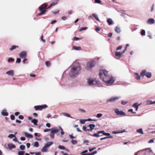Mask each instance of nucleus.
<instances>
[{"mask_svg": "<svg viewBox=\"0 0 155 155\" xmlns=\"http://www.w3.org/2000/svg\"><path fill=\"white\" fill-rule=\"evenodd\" d=\"M14 60L13 59H12L11 58H10L8 59V61L9 62L11 61H13Z\"/></svg>", "mask_w": 155, "mask_h": 155, "instance_id": "nucleus-54", "label": "nucleus"}, {"mask_svg": "<svg viewBox=\"0 0 155 155\" xmlns=\"http://www.w3.org/2000/svg\"><path fill=\"white\" fill-rule=\"evenodd\" d=\"M10 117H11V119L12 120H14L15 119V116L13 115H11Z\"/></svg>", "mask_w": 155, "mask_h": 155, "instance_id": "nucleus-51", "label": "nucleus"}, {"mask_svg": "<svg viewBox=\"0 0 155 155\" xmlns=\"http://www.w3.org/2000/svg\"><path fill=\"white\" fill-rule=\"evenodd\" d=\"M153 104V102L152 101H151L150 100H148L146 102V104L147 105H149L150 104Z\"/></svg>", "mask_w": 155, "mask_h": 155, "instance_id": "nucleus-25", "label": "nucleus"}, {"mask_svg": "<svg viewBox=\"0 0 155 155\" xmlns=\"http://www.w3.org/2000/svg\"><path fill=\"white\" fill-rule=\"evenodd\" d=\"M146 71L145 70H143L140 73L141 76L143 77L145 75L147 78H150L152 76V74L151 72H147L146 73Z\"/></svg>", "mask_w": 155, "mask_h": 155, "instance_id": "nucleus-7", "label": "nucleus"}, {"mask_svg": "<svg viewBox=\"0 0 155 155\" xmlns=\"http://www.w3.org/2000/svg\"><path fill=\"white\" fill-rule=\"evenodd\" d=\"M135 74L136 75V78L137 79L139 80L140 79V77L139 75L137 73H135Z\"/></svg>", "mask_w": 155, "mask_h": 155, "instance_id": "nucleus-34", "label": "nucleus"}, {"mask_svg": "<svg viewBox=\"0 0 155 155\" xmlns=\"http://www.w3.org/2000/svg\"><path fill=\"white\" fill-rule=\"evenodd\" d=\"M73 39L74 41H77V40H80V39L78 37H74V38Z\"/></svg>", "mask_w": 155, "mask_h": 155, "instance_id": "nucleus-53", "label": "nucleus"}, {"mask_svg": "<svg viewBox=\"0 0 155 155\" xmlns=\"http://www.w3.org/2000/svg\"><path fill=\"white\" fill-rule=\"evenodd\" d=\"M48 148L45 145L41 150V151L43 152H45L47 150Z\"/></svg>", "mask_w": 155, "mask_h": 155, "instance_id": "nucleus-23", "label": "nucleus"}, {"mask_svg": "<svg viewBox=\"0 0 155 155\" xmlns=\"http://www.w3.org/2000/svg\"><path fill=\"white\" fill-rule=\"evenodd\" d=\"M97 153V152L96 151H95L91 153L88 154L87 155H94L96 153Z\"/></svg>", "mask_w": 155, "mask_h": 155, "instance_id": "nucleus-48", "label": "nucleus"}, {"mask_svg": "<svg viewBox=\"0 0 155 155\" xmlns=\"http://www.w3.org/2000/svg\"><path fill=\"white\" fill-rule=\"evenodd\" d=\"M92 16L94 17L98 21H99L98 16L96 13H93L92 14Z\"/></svg>", "mask_w": 155, "mask_h": 155, "instance_id": "nucleus-29", "label": "nucleus"}, {"mask_svg": "<svg viewBox=\"0 0 155 155\" xmlns=\"http://www.w3.org/2000/svg\"><path fill=\"white\" fill-rule=\"evenodd\" d=\"M107 22L109 25H111L113 23V21L111 18H108L107 20Z\"/></svg>", "mask_w": 155, "mask_h": 155, "instance_id": "nucleus-24", "label": "nucleus"}, {"mask_svg": "<svg viewBox=\"0 0 155 155\" xmlns=\"http://www.w3.org/2000/svg\"><path fill=\"white\" fill-rule=\"evenodd\" d=\"M54 134L50 132V137L52 139H54Z\"/></svg>", "mask_w": 155, "mask_h": 155, "instance_id": "nucleus-46", "label": "nucleus"}, {"mask_svg": "<svg viewBox=\"0 0 155 155\" xmlns=\"http://www.w3.org/2000/svg\"><path fill=\"white\" fill-rule=\"evenodd\" d=\"M35 154V155H40L41 153L40 152H36Z\"/></svg>", "mask_w": 155, "mask_h": 155, "instance_id": "nucleus-64", "label": "nucleus"}, {"mask_svg": "<svg viewBox=\"0 0 155 155\" xmlns=\"http://www.w3.org/2000/svg\"><path fill=\"white\" fill-rule=\"evenodd\" d=\"M100 133H98V131L97 132V133H95L93 134V136L94 137H99V134Z\"/></svg>", "mask_w": 155, "mask_h": 155, "instance_id": "nucleus-41", "label": "nucleus"}, {"mask_svg": "<svg viewBox=\"0 0 155 155\" xmlns=\"http://www.w3.org/2000/svg\"><path fill=\"white\" fill-rule=\"evenodd\" d=\"M23 62L24 64H27L28 63V60L26 58H25Z\"/></svg>", "mask_w": 155, "mask_h": 155, "instance_id": "nucleus-43", "label": "nucleus"}, {"mask_svg": "<svg viewBox=\"0 0 155 155\" xmlns=\"http://www.w3.org/2000/svg\"><path fill=\"white\" fill-rule=\"evenodd\" d=\"M137 132L138 133L141 134H143L142 129L141 128L137 130Z\"/></svg>", "mask_w": 155, "mask_h": 155, "instance_id": "nucleus-28", "label": "nucleus"}, {"mask_svg": "<svg viewBox=\"0 0 155 155\" xmlns=\"http://www.w3.org/2000/svg\"><path fill=\"white\" fill-rule=\"evenodd\" d=\"M155 20L153 18H150L148 19L146 23L148 24H152L154 23Z\"/></svg>", "mask_w": 155, "mask_h": 155, "instance_id": "nucleus-13", "label": "nucleus"}, {"mask_svg": "<svg viewBox=\"0 0 155 155\" xmlns=\"http://www.w3.org/2000/svg\"><path fill=\"white\" fill-rule=\"evenodd\" d=\"M122 48V47L121 46H119L118 47H117V49H116V50H120Z\"/></svg>", "mask_w": 155, "mask_h": 155, "instance_id": "nucleus-58", "label": "nucleus"}, {"mask_svg": "<svg viewBox=\"0 0 155 155\" xmlns=\"http://www.w3.org/2000/svg\"><path fill=\"white\" fill-rule=\"evenodd\" d=\"M25 136L27 138H32L33 137V135L30 134L27 132H25Z\"/></svg>", "mask_w": 155, "mask_h": 155, "instance_id": "nucleus-19", "label": "nucleus"}, {"mask_svg": "<svg viewBox=\"0 0 155 155\" xmlns=\"http://www.w3.org/2000/svg\"><path fill=\"white\" fill-rule=\"evenodd\" d=\"M24 153V151H21L18 152V155H23Z\"/></svg>", "mask_w": 155, "mask_h": 155, "instance_id": "nucleus-45", "label": "nucleus"}, {"mask_svg": "<svg viewBox=\"0 0 155 155\" xmlns=\"http://www.w3.org/2000/svg\"><path fill=\"white\" fill-rule=\"evenodd\" d=\"M25 146L24 145H21L20 146V149L22 150H23L25 149Z\"/></svg>", "mask_w": 155, "mask_h": 155, "instance_id": "nucleus-39", "label": "nucleus"}, {"mask_svg": "<svg viewBox=\"0 0 155 155\" xmlns=\"http://www.w3.org/2000/svg\"><path fill=\"white\" fill-rule=\"evenodd\" d=\"M59 10H57L56 11H52V12L54 13V14H55L58 13L59 12Z\"/></svg>", "mask_w": 155, "mask_h": 155, "instance_id": "nucleus-56", "label": "nucleus"}, {"mask_svg": "<svg viewBox=\"0 0 155 155\" xmlns=\"http://www.w3.org/2000/svg\"><path fill=\"white\" fill-rule=\"evenodd\" d=\"M18 118L19 119H20L21 120H22L24 118V117H23V116H22V115H20L19 116Z\"/></svg>", "mask_w": 155, "mask_h": 155, "instance_id": "nucleus-60", "label": "nucleus"}, {"mask_svg": "<svg viewBox=\"0 0 155 155\" xmlns=\"http://www.w3.org/2000/svg\"><path fill=\"white\" fill-rule=\"evenodd\" d=\"M95 2L97 3H100L101 1L100 0H95Z\"/></svg>", "mask_w": 155, "mask_h": 155, "instance_id": "nucleus-55", "label": "nucleus"}, {"mask_svg": "<svg viewBox=\"0 0 155 155\" xmlns=\"http://www.w3.org/2000/svg\"><path fill=\"white\" fill-rule=\"evenodd\" d=\"M71 142L72 144H75L77 143V140H72L71 141Z\"/></svg>", "mask_w": 155, "mask_h": 155, "instance_id": "nucleus-40", "label": "nucleus"}, {"mask_svg": "<svg viewBox=\"0 0 155 155\" xmlns=\"http://www.w3.org/2000/svg\"><path fill=\"white\" fill-rule=\"evenodd\" d=\"M6 74L8 75L12 76L14 75V71L13 70H10L7 71Z\"/></svg>", "mask_w": 155, "mask_h": 155, "instance_id": "nucleus-12", "label": "nucleus"}, {"mask_svg": "<svg viewBox=\"0 0 155 155\" xmlns=\"http://www.w3.org/2000/svg\"><path fill=\"white\" fill-rule=\"evenodd\" d=\"M95 65V62L94 61L87 62V63L86 69L87 70L90 71Z\"/></svg>", "mask_w": 155, "mask_h": 155, "instance_id": "nucleus-5", "label": "nucleus"}, {"mask_svg": "<svg viewBox=\"0 0 155 155\" xmlns=\"http://www.w3.org/2000/svg\"><path fill=\"white\" fill-rule=\"evenodd\" d=\"M124 131H125L124 130L123 131H114L112 132V133L113 134H117L122 133L124 132Z\"/></svg>", "mask_w": 155, "mask_h": 155, "instance_id": "nucleus-32", "label": "nucleus"}, {"mask_svg": "<svg viewBox=\"0 0 155 155\" xmlns=\"http://www.w3.org/2000/svg\"><path fill=\"white\" fill-rule=\"evenodd\" d=\"M114 110L115 112L117 115H125V113L124 112L122 111H119L118 108H116Z\"/></svg>", "mask_w": 155, "mask_h": 155, "instance_id": "nucleus-10", "label": "nucleus"}, {"mask_svg": "<svg viewBox=\"0 0 155 155\" xmlns=\"http://www.w3.org/2000/svg\"><path fill=\"white\" fill-rule=\"evenodd\" d=\"M27 54V52L26 51H23L20 53L19 56L21 58H25L26 57Z\"/></svg>", "mask_w": 155, "mask_h": 155, "instance_id": "nucleus-11", "label": "nucleus"}, {"mask_svg": "<svg viewBox=\"0 0 155 155\" xmlns=\"http://www.w3.org/2000/svg\"><path fill=\"white\" fill-rule=\"evenodd\" d=\"M154 142L153 140L152 139L150 140L148 142L149 143H152Z\"/></svg>", "mask_w": 155, "mask_h": 155, "instance_id": "nucleus-63", "label": "nucleus"}, {"mask_svg": "<svg viewBox=\"0 0 155 155\" xmlns=\"http://www.w3.org/2000/svg\"><path fill=\"white\" fill-rule=\"evenodd\" d=\"M31 122L32 123H33V124L36 126L38 125L37 123L38 122V121L37 120L34 119L31 120Z\"/></svg>", "mask_w": 155, "mask_h": 155, "instance_id": "nucleus-21", "label": "nucleus"}, {"mask_svg": "<svg viewBox=\"0 0 155 155\" xmlns=\"http://www.w3.org/2000/svg\"><path fill=\"white\" fill-rule=\"evenodd\" d=\"M73 48L77 50H80L81 49V48L80 47L76 46H73Z\"/></svg>", "mask_w": 155, "mask_h": 155, "instance_id": "nucleus-31", "label": "nucleus"}, {"mask_svg": "<svg viewBox=\"0 0 155 155\" xmlns=\"http://www.w3.org/2000/svg\"><path fill=\"white\" fill-rule=\"evenodd\" d=\"M8 148L10 150H11L12 148H15V146L14 145L11 143L8 144Z\"/></svg>", "mask_w": 155, "mask_h": 155, "instance_id": "nucleus-16", "label": "nucleus"}, {"mask_svg": "<svg viewBox=\"0 0 155 155\" xmlns=\"http://www.w3.org/2000/svg\"><path fill=\"white\" fill-rule=\"evenodd\" d=\"M81 69L80 64L77 62H74L70 70L69 74L71 77H76Z\"/></svg>", "mask_w": 155, "mask_h": 155, "instance_id": "nucleus-2", "label": "nucleus"}, {"mask_svg": "<svg viewBox=\"0 0 155 155\" xmlns=\"http://www.w3.org/2000/svg\"><path fill=\"white\" fill-rule=\"evenodd\" d=\"M18 47L17 46H15V45H13L12 46V47L10 48V50H13L14 49H15L17 47Z\"/></svg>", "mask_w": 155, "mask_h": 155, "instance_id": "nucleus-35", "label": "nucleus"}, {"mask_svg": "<svg viewBox=\"0 0 155 155\" xmlns=\"http://www.w3.org/2000/svg\"><path fill=\"white\" fill-rule=\"evenodd\" d=\"M32 145L35 147H38L39 146V143L38 142H35L34 143L32 144Z\"/></svg>", "mask_w": 155, "mask_h": 155, "instance_id": "nucleus-26", "label": "nucleus"}, {"mask_svg": "<svg viewBox=\"0 0 155 155\" xmlns=\"http://www.w3.org/2000/svg\"><path fill=\"white\" fill-rule=\"evenodd\" d=\"M47 106L46 105L41 106H35L34 108L36 110H41L42 109L46 108Z\"/></svg>", "mask_w": 155, "mask_h": 155, "instance_id": "nucleus-9", "label": "nucleus"}, {"mask_svg": "<svg viewBox=\"0 0 155 155\" xmlns=\"http://www.w3.org/2000/svg\"><path fill=\"white\" fill-rule=\"evenodd\" d=\"M141 35H142L144 36L145 35V31L144 30H142L141 32Z\"/></svg>", "mask_w": 155, "mask_h": 155, "instance_id": "nucleus-33", "label": "nucleus"}, {"mask_svg": "<svg viewBox=\"0 0 155 155\" xmlns=\"http://www.w3.org/2000/svg\"><path fill=\"white\" fill-rule=\"evenodd\" d=\"M8 137L10 139L12 138L15 137V135H13V134H10L8 136Z\"/></svg>", "mask_w": 155, "mask_h": 155, "instance_id": "nucleus-36", "label": "nucleus"}, {"mask_svg": "<svg viewBox=\"0 0 155 155\" xmlns=\"http://www.w3.org/2000/svg\"><path fill=\"white\" fill-rule=\"evenodd\" d=\"M102 114L101 113H99L96 116L97 118H99L101 117L102 116Z\"/></svg>", "mask_w": 155, "mask_h": 155, "instance_id": "nucleus-42", "label": "nucleus"}, {"mask_svg": "<svg viewBox=\"0 0 155 155\" xmlns=\"http://www.w3.org/2000/svg\"><path fill=\"white\" fill-rule=\"evenodd\" d=\"M88 127H90V130L92 131L95 127V125L94 124H90Z\"/></svg>", "mask_w": 155, "mask_h": 155, "instance_id": "nucleus-22", "label": "nucleus"}, {"mask_svg": "<svg viewBox=\"0 0 155 155\" xmlns=\"http://www.w3.org/2000/svg\"><path fill=\"white\" fill-rule=\"evenodd\" d=\"M78 110L80 112H81L85 113L86 112L85 110L81 109L79 108L78 109Z\"/></svg>", "mask_w": 155, "mask_h": 155, "instance_id": "nucleus-49", "label": "nucleus"}, {"mask_svg": "<svg viewBox=\"0 0 155 155\" xmlns=\"http://www.w3.org/2000/svg\"><path fill=\"white\" fill-rule=\"evenodd\" d=\"M46 65L48 67H49L51 65V64L50 62L48 61H47L45 62Z\"/></svg>", "mask_w": 155, "mask_h": 155, "instance_id": "nucleus-37", "label": "nucleus"}, {"mask_svg": "<svg viewBox=\"0 0 155 155\" xmlns=\"http://www.w3.org/2000/svg\"><path fill=\"white\" fill-rule=\"evenodd\" d=\"M96 31H100V29L99 27H97L96 28Z\"/></svg>", "mask_w": 155, "mask_h": 155, "instance_id": "nucleus-61", "label": "nucleus"}, {"mask_svg": "<svg viewBox=\"0 0 155 155\" xmlns=\"http://www.w3.org/2000/svg\"><path fill=\"white\" fill-rule=\"evenodd\" d=\"M51 129H45L44 130V131L45 132H48L50 131H51Z\"/></svg>", "mask_w": 155, "mask_h": 155, "instance_id": "nucleus-47", "label": "nucleus"}, {"mask_svg": "<svg viewBox=\"0 0 155 155\" xmlns=\"http://www.w3.org/2000/svg\"><path fill=\"white\" fill-rule=\"evenodd\" d=\"M99 75L100 78L108 85H111L114 81L113 77L106 70H101Z\"/></svg>", "mask_w": 155, "mask_h": 155, "instance_id": "nucleus-1", "label": "nucleus"}, {"mask_svg": "<svg viewBox=\"0 0 155 155\" xmlns=\"http://www.w3.org/2000/svg\"><path fill=\"white\" fill-rule=\"evenodd\" d=\"M87 29V27H83L80 28L79 30V31H81L83 30H85Z\"/></svg>", "mask_w": 155, "mask_h": 155, "instance_id": "nucleus-30", "label": "nucleus"}, {"mask_svg": "<svg viewBox=\"0 0 155 155\" xmlns=\"http://www.w3.org/2000/svg\"><path fill=\"white\" fill-rule=\"evenodd\" d=\"M121 98L120 97H110V98L107 99L106 100L107 102H114L116 100L119 99Z\"/></svg>", "mask_w": 155, "mask_h": 155, "instance_id": "nucleus-8", "label": "nucleus"}, {"mask_svg": "<svg viewBox=\"0 0 155 155\" xmlns=\"http://www.w3.org/2000/svg\"><path fill=\"white\" fill-rule=\"evenodd\" d=\"M21 61V59L20 58H18L17 59L16 62L18 63H19Z\"/></svg>", "mask_w": 155, "mask_h": 155, "instance_id": "nucleus-57", "label": "nucleus"}, {"mask_svg": "<svg viewBox=\"0 0 155 155\" xmlns=\"http://www.w3.org/2000/svg\"><path fill=\"white\" fill-rule=\"evenodd\" d=\"M127 101H122L121 102V104L123 105H125L126 104H127Z\"/></svg>", "mask_w": 155, "mask_h": 155, "instance_id": "nucleus-52", "label": "nucleus"}, {"mask_svg": "<svg viewBox=\"0 0 155 155\" xmlns=\"http://www.w3.org/2000/svg\"><path fill=\"white\" fill-rule=\"evenodd\" d=\"M122 53L121 52L116 51L115 52V56L116 57V59H119L121 57Z\"/></svg>", "mask_w": 155, "mask_h": 155, "instance_id": "nucleus-14", "label": "nucleus"}, {"mask_svg": "<svg viewBox=\"0 0 155 155\" xmlns=\"http://www.w3.org/2000/svg\"><path fill=\"white\" fill-rule=\"evenodd\" d=\"M62 114L65 116L69 117L70 118H71V117L70 116V115L69 114H68L67 113H62Z\"/></svg>", "mask_w": 155, "mask_h": 155, "instance_id": "nucleus-27", "label": "nucleus"}, {"mask_svg": "<svg viewBox=\"0 0 155 155\" xmlns=\"http://www.w3.org/2000/svg\"><path fill=\"white\" fill-rule=\"evenodd\" d=\"M86 120H80V122L82 124H84L85 123V121H86Z\"/></svg>", "mask_w": 155, "mask_h": 155, "instance_id": "nucleus-44", "label": "nucleus"}, {"mask_svg": "<svg viewBox=\"0 0 155 155\" xmlns=\"http://www.w3.org/2000/svg\"><path fill=\"white\" fill-rule=\"evenodd\" d=\"M133 106L135 108L136 107H138L139 106L138 105V103L137 102V103L134 104L133 105Z\"/></svg>", "mask_w": 155, "mask_h": 155, "instance_id": "nucleus-38", "label": "nucleus"}, {"mask_svg": "<svg viewBox=\"0 0 155 155\" xmlns=\"http://www.w3.org/2000/svg\"><path fill=\"white\" fill-rule=\"evenodd\" d=\"M51 129V132L52 133L55 134L60 130L61 131V135H63L64 134L63 129L60 126H59V129H57L56 127H54Z\"/></svg>", "mask_w": 155, "mask_h": 155, "instance_id": "nucleus-4", "label": "nucleus"}, {"mask_svg": "<svg viewBox=\"0 0 155 155\" xmlns=\"http://www.w3.org/2000/svg\"><path fill=\"white\" fill-rule=\"evenodd\" d=\"M2 114L3 116H8V113L6 112V109H4L2 111Z\"/></svg>", "mask_w": 155, "mask_h": 155, "instance_id": "nucleus-17", "label": "nucleus"}, {"mask_svg": "<svg viewBox=\"0 0 155 155\" xmlns=\"http://www.w3.org/2000/svg\"><path fill=\"white\" fill-rule=\"evenodd\" d=\"M87 83L90 86L97 85L98 86H101L102 85L99 81L93 78L88 79Z\"/></svg>", "mask_w": 155, "mask_h": 155, "instance_id": "nucleus-3", "label": "nucleus"}, {"mask_svg": "<svg viewBox=\"0 0 155 155\" xmlns=\"http://www.w3.org/2000/svg\"><path fill=\"white\" fill-rule=\"evenodd\" d=\"M47 5L45 4L42 5L39 8V11L41 12L38 14V16H40L45 13L46 10L47 9Z\"/></svg>", "mask_w": 155, "mask_h": 155, "instance_id": "nucleus-6", "label": "nucleus"}, {"mask_svg": "<svg viewBox=\"0 0 155 155\" xmlns=\"http://www.w3.org/2000/svg\"><path fill=\"white\" fill-rule=\"evenodd\" d=\"M87 120L86 121H96L97 120L95 119H92L91 118H89L87 120Z\"/></svg>", "mask_w": 155, "mask_h": 155, "instance_id": "nucleus-50", "label": "nucleus"}, {"mask_svg": "<svg viewBox=\"0 0 155 155\" xmlns=\"http://www.w3.org/2000/svg\"><path fill=\"white\" fill-rule=\"evenodd\" d=\"M115 31L117 33H120L121 31L120 27L118 26H116L115 28Z\"/></svg>", "mask_w": 155, "mask_h": 155, "instance_id": "nucleus-15", "label": "nucleus"}, {"mask_svg": "<svg viewBox=\"0 0 155 155\" xmlns=\"http://www.w3.org/2000/svg\"><path fill=\"white\" fill-rule=\"evenodd\" d=\"M58 148H59L60 149H61V150H66L68 152L69 150L68 149L66 148V147H64L63 146H59L58 147Z\"/></svg>", "mask_w": 155, "mask_h": 155, "instance_id": "nucleus-18", "label": "nucleus"}, {"mask_svg": "<svg viewBox=\"0 0 155 155\" xmlns=\"http://www.w3.org/2000/svg\"><path fill=\"white\" fill-rule=\"evenodd\" d=\"M103 135H106V136H110V134L109 133H103Z\"/></svg>", "mask_w": 155, "mask_h": 155, "instance_id": "nucleus-62", "label": "nucleus"}, {"mask_svg": "<svg viewBox=\"0 0 155 155\" xmlns=\"http://www.w3.org/2000/svg\"><path fill=\"white\" fill-rule=\"evenodd\" d=\"M53 143L52 142H48L45 145L47 148L52 145Z\"/></svg>", "mask_w": 155, "mask_h": 155, "instance_id": "nucleus-20", "label": "nucleus"}, {"mask_svg": "<svg viewBox=\"0 0 155 155\" xmlns=\"http://www.w3.org/2000/svg\"><path fill=\"white\" fill-rule=\"evenodd\" d=\"M46 127H51V125L49 123H47L46 124Z\"/></svg>", "mask_w": 155, "mask_h": 155, "instance_id": "nucleus-59", "label": "nucleus"}]
</instances>
